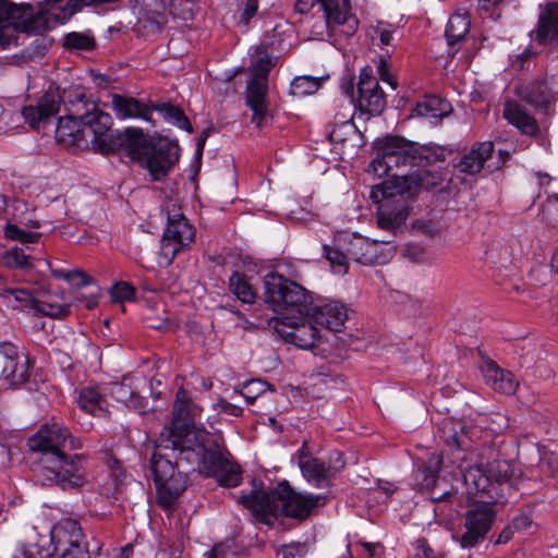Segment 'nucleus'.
<instances>
[{"instance_id":"nucleus-30","label":"nucleus","mask_w":558,"mask_h":558,"mask_svg":"<svg viewBox=\"0 0 558 558\" xmlns=\"http://www.w3.org/2000/svg\"><path fill=\"white\" fill-rule=\"evenodd\" d=\"M350 257L363 265H373L383 254V243L364 236H353L349 243Z\"/></svg>"},{"instance_id":"nucleus-11","label":"nucleus","mask_w":558,"mask_h":558,"mask_svg":"<svg viewBox=\"0 0 558 558\" xmlns=\"http://www.w3.org/2000/svg\"><path fill=\"white\" fill-rule=\"evenodd\" d=\"M84 454L51 456L46 464L39 468L38 475L48 483L60 486L62 489L82 488L88 484Z\"/></svg>"},{"instance_id":"nucleus-57","label":"nucleus","mask_w":558,"mask_h":558,"mask_svg":"<svg viewBox=\"0 0 558 558\" xmlns=\"http://www.w3.org/2000/svg\"><path fill=\"white\" fill-rule=\"evenodd\" d=\"M383 166H384V154L378 151L376 158H374L367 166L366 172L368 175H372L373 179H375V178L380 179L383 173H379L378 170Z\"/></svg>"},{"instance_id":"nucleus-40","label":"nucleus","mask_w":558,"mask_h":558,"mask_svg":"<svg viewBox=\"0 0 558 558\" xmlns=\"http://www.w3.org/2000/svg\"><path fill=\"white\" fill-rule=\"evenodd\" d=\"M229 288L239 301L246 304L255 302L256 293L244 275L234 271L229 278Z\"/></svg>"},{"instance_id":"nucleus-28","label":"nucleus","mask_w":558,"mask_h":558,"mask_svg":"<svg viewBox=\"0 0 558 558\" xmlns=\"http://www.w3.org/2000/svg\"><path fill=\"white\" fill-rule=\"evenodd\" d=\"M485 383L495 391L512 395L515 392L518 381L512 373L500 368L494 361L488 360L482 367Z\"/></svg>"},{"instance_id":"nucleus-6","label":"nucleus","mask_w":558,"mask_h":558,"mask_svg":"<svg viewBox=\"0 0 558 558\" xmlns=\"http://www.w3.org/2000/svg\"><path fill=\"white\" fill-rule=\"evenodd\" d=\"M442 183V175L438 171L422 170L407 175H393L386 180V230L398 233L404 227L409 215L407 203L398 201L392 207L391 198L396 195L412 196L421 189L430 190Z\"/></svg>"},{"instance_id":"nucleus-15","label":"nucleus","mask_w":558,"mask_h":558,"mask_svg":"<svg viewBox=\"0 0 558 558\" xmlns=\"http://www.w3.org/2000/svg\"><path fill=\"white\" fill-rule=\"evenodd\" d=\"M468 510L463 523V531L453 536L462 548H472L484 541L495 521L496 511L494 500L480 499Z\"/></svg>"},{"instance_id":"nucleus-25","label":"nucleus","mask_w":558,"mask_h":558,"mask_svg":"<svg viewBox=\"0 0 558 558\" xmlns=\"http://www.w3.org/2000/svg\"><path fill=\"white\" fill-rule=\"evenodd\" d=\"M494 159V143L483 142L473 146L468 153L463 154L454 165L457 171L470 175L480 173L482 170L488 171V163Z\"/></svg>"},{"instance_id":"nucleus-33","label":"nucleus","mask_w":558,"mask_h":558,"mask_svg":"<svg viewBox=\"0 0 558 558\" xmlns=\"http://www.w3.org/2000/svg\"><path fill=\"white\" fill-rule=\"evenodd\" d=\"M78 407L94 416L102 415L107 405V396L101 386H88L80 390L77 397Z\"/></svg>"},{"instance_id":"nucleus-18","label":"nucleus","mask_w":558,"mask_h":558,"mask_svg":"<svg viewBox=\"0 0 558 558\" xmlns=\"http://www.w3.org/2000/svg\"><path fill=\"white\" fill-rule=\"evenodd\" d=\"M319 7L324 12L325 22L320 29L315 32L319 38L330 35V32L340 25L348 24L350 31H354L357 21L352 13L350 0H319Z\"/></svg>"},{"instance_id":"nucleus-24","label":"nucleus","mask_w":558,"mask_h":558,"mask_svg":"<svg viewBox=\"0 0 558 558\" xmlns=\"http://www.w3.org/2000/svg\"><path fill=\"white\" fill-rule=\"evenodd\" d=\"M306 314L318 326L332 331H340L348 318L345 306L338 302H328L323 305L310 303Z\"/></svg>"},{"instance_id":"nucleus-36","label":"nucleus","mask_w":558,"mask_h":558,"mask_svg":"<svg viewBox=\"0 0 558 558\" xmlns=\"http://www.w3.org/2000/svg\"><path fill=\"white\" fill-rule=\"evenodd\" d=\"M451 111L450 104L438 96H427L422 101L417 102L413 109V116L441 119L448 116ZM409 116V118H411Z\"/></svg>"},{"instance_id":"nucleus-54","label":"nucleus","mask_w":558,"mask_h":558,"mask_svg":"<svg viewBox=\"0 0 558 558\" xmlns=\"http://www.w3.org/2000/svg\"><path fill=\"white\" fill-rule=\"evenodd\" d=\"M68 282L75 288H82L90 284L92 279L83 270L72 269L70 270Z\"/></svg>"},{"instance_id":"nucleus-4","label":"nucleus","mask_w":558,"mask_h":558,"mask_svg":"<svg viewBox=\"0 0 558 558\" xmlns=\"http://www.w3.org/2000/svg\"><path fill=\"white\" fill-rule=\"evenodd\" d=\"M26 541L20 543L13 558H88L80 524L62 519L53 526L48 523L26 529Z\"/></svg>"},{"instance_id":"nucleus-8","label":"nucleus","mask_w":558,"mask_h":558,"mask_svg":"<svg viewBox=\"0 0 558 558\" xmlns=\"http://www.w3.org/2000/svg\"><path fill=\"white\" fill-rule=\"evenodd\" d=\"M264 300L281 317L296 313L306 314L310 305L306 290L278 272H269L264 277Z\"/></svg>"},{"instance_id":"nucleus-41","label":"nucleus","mask_w":558,"mask_h":558,"mask_svg":"<svg viewBox=\"0 0 558 558\" xmlns=\"http://www.w3.org/2000/svg\"><path fill=\"white\" fill-rule=\"evenodd\" d=\"M156 110L161 114V117L169 123L189 132L192 133L193 129L192 125L184 114V112L170 104H161L156 107Z\"/></svg>"},{"instance_id":"nucleus-20","label":"nucleus","mask_w":558,"mask_h":558,"mask_svg":"<svg viewBox=\"0 0 558 558\" xmlns=\"http://www.w3.org/2000/svg\"><path fill=\"white\" fill-rule=\"evenodd\" d=\"M19 353L12 343H0V380L15 388L28 378V362L19 363Z\"/></svg>"},{"instance_id":"nucleus-34","label":"nucleus","mask_w":558,"mask_h":558,"mask_svg":"<svg viewBox=\"0 0 558 558\" xmlns=\"http://www.w3.org/2000/svg\"><path fill=\"white\" fill-rule=\"evenodd\" d=\"M201 412L202 409L192 401L189 392L183 388H179L175 395L172 411L173 417L170 424L182 425L189 421L193 422L201 416Z\"/></svg>"},{"instance_id":"nucleus-17","label":"nucleus","mask_w":558,"mask_h":558,"mask_svg":"<svg viewBox=\"0 0 558 558\" xmlns=\"http://www.w3.org/2000/svg\"><path fill=\"white\" fill-rule=\"evenodd\" d=\"M283 315L275 324V329L287 342L300 349H311L320 338L318 325L305 313Z\"/></svg>"},{"instance_id":"nucleus-46","label":"nucleus","mask_w":558,"mask_h":558,"mask_svg":"<svg viewBox=\"0 0 558 558\" xmlns=\"http://www.w3.org/2000/svg\"><path fill=\"white\" fill-rule=\"evenodd\" d=\"M4 235L9 240L26 244L38 242L41 234L39 232L25 231L15 223L8 222L4 227Z\"/></svg>"},{"instance_id":"nucleus-7","label":"nucleus","mask_w":558,"mask_h":558,"mask_svg":"<svg viewBox=\"0 0 558 558\" xmlns=\"http://www.w3.org/2000/svg\"><path fill=\"white\" fill-rule=\"evenodd\" d=\"M165 447L160 442L156 446L150 461V469L157 492V502L165 511L171 513L180 495L185 490L186 476L178 470L183 461L177 460L175 464L162 453Z\"/></svg>"},{"instance_id":"nucleus-26","label":"nucleus","mask_w":558,"mask_h":558,"mask_svg":"<svg viewBox=\"0 0 558 558\" xmlns=\"http://www.w3.org/2000/svg\"><path fill=\"white\" fill-rule=\"evenodd\" d=\"M535 38L543 45H558V1L546 3L539 13Z\"/></svg>"},{"instance_id":"nucleus-52","label":"nucleus","mask_w":558,"mask_h":558,"mask_svg":"<svg viewBox=\"0 0 558 558\" xmlns=\"http://www.w3.org/2000/svg\"><path fill=\"white\" fill-rule=\"evenodd\" d=\"M306 554L307 546L302 543L282 545L278 550V555L282 558H304Z\"/></svg>"},{"instance_id":"nucleus-27","label":"nucleus","mask_w":558,"mask_h":558,"mask_svg":"<svg viewBox=\"0 0 558 558\" xmlns=\"http://www.w3.org/2000/svg\"><path fill=\"white\" fill-rule=\"evenodd\" d=\"M110 108L120 120L141 119L150 121L153 116V110L146 104L119 94L111 96Z\"/></svg>"},{"instance_id":"nucleus-35","label":"nucleus","mask_w":558,"mask_h":558,"mask_svg":"<svg viewBox=\"0 0 558 558\" xmlns=\"http://www.w3.org/2000/svg\"><path fill=\"white\" fill-rule=\"evenodd\" d=\"M517 95L535 108L546 109L555 96L544 82H531L517 89Z\"/></svg>"},{"instance_id":"nucleus-61","label":"nucleus","mask_w":558,"mask_h":558,"mask_svg":"<svg viewBox=\"0 0 558 558\" xmlns=\"http://www.w3.org/2000/svg\"><path fill=\"white\" fill-rule=\"evenodd\" d=\"M498 156H499L498 161L495 162V161L490 160V163H488V172H492V171L500 168L501 165H504L507 161V159L510 157V153L504 151L500 149L498 151Z\"/></svg>"},{"instance_id":"nucleus-12","label":"nucleus","mask_w":558,"mask_h":558,"mask_svg":"<svg viewBox=\"0 0 558 558\" xmlns=\"http://www.w3.org/2000/svg\"><path fill=\"white\" fill-rule=\"evenodd\" d=\"M31 451L40 453L39 468L46 464V459L51 456H62L66 450L82 448V441L72 437L70 430L59 424L51 423L43 425L36 434L27 440Z\"/></svg>"},{"instance_id":"nucleus-9","label":"nucleus","mask_w":558,"mask_h":558,"mask_svg":"<svg viewBox=\"0 0 558 558\" xmlns=\"http://www.w3.org/2000/svg\"><path fill=\"white\" fill-rule=\"evenodd\" d=\"M340 89L348 96L350 104L362 112L371 116H380L384 112V93L373 68L366 65L360 71L357 95L354 93V74L350 71L343 73L340 80Z\"/></svg>"},{"instance_id":"nucleus-39","label":"nucleus","mask_w":558,"mask_h":558,"mask_svg":"<svg viewBox=\"0 0 558 558\" xmlns=\"http://www.w3.org/2000/svg\"><path fill=\"white\" fill-rule=\"evenodd\" d=\"M441 457L433 456L428 459L426 464L417 470L416 483L421 489L429 490L435 487L437 483V473L440 470Z\"/></svg>"},{"instance_id":"nucleus-19","label":"nucleus","mask_w":558,"mask_h":558,"mask_svg":"<svg viewBox=\"0 0 558 558\" xmlns=\"http://www.w3.org/2000/svg\"><path fill=\"white\" fill-rule=\"evenodd\" d=\"M178 160L179 146L170 142H159L153 145L141 165L148 170L153 180L159 181L168 174Z\"/></svg>"},{"instance_id":"nucleus-51","label":"nucleus","mask_w":558,"mask_h":558,"mask_svg":"<svg viewBox=\"0 0 558 558\" xmlns=\"http://www.w3.org/2000/svg\"><path fill=\"white\" fill-rule=\"evenodd\" d=\"M111 298L117 302L130 301L134 298V288L126 282H118L111 288Z\"/></svg>"},{"instance_id":"nucleus-42","label":"nucleus","mask_w":558,"mask_h":558,"mask_svg":"<svg viewBox=\"0 0 558 558\" xmlns=\"http://www.w3.org/2000/svg\"><path fill=\"white\" fill-rule=\"evenodd\" d=\"M323 254L335 274L345 275L349 271V259L351 258L349 253L345 254L338 248L324 244Z\"/></svg>"},{"instance_id":"nucleus-56","label":"nucleus","mask_w":558,"mask_h":558,"mask_svg":"<svg viewBox=\"0 0 558 558\" xmlns=\"http://www.w3.org/2000/svg\"><path fill=\"white\" fill-rule=\"evenodd\" d=\"M232 549V541L221 542L216 544L210 550L205 553L206 558H225Z\"/></svg>"},{"instance_id":"nucleus-29","label":"nucleus","mask_w":558,"mask_h":558,"mask_svg":"<svg viewBox=\"0 0 558 558\" xmlns=\"http://www.w3.org/2000/svg\"><path fill=\"white\" fill-rule=\"evenodd\" d=\"M504 117L524 135L536 136L539 133L536 119L517 101L507 100L505 102Z\"/></svg>"},{"instance_id":"nucleus-48","label":"nucleus","mask_w":558,"mask_h":558,"mask_svg":"<svg viewBox=\"0 0 558 558\" xmlns=\"http://www.w3.org/2000/svg\"><path fill=\"white\" fill-rule=\"evenodd\" d=\"M369 202L376 206V223L380 229H384V182H379L374 184L371 187L369 195H368Z\"/></svg>"},{"instance_id":"nucleus-63","label":"nucleus","mask_w":558,"mask_h":558,"mask_svg":"<svg viewBox=\"0 0 558 558\" xmlns=\"http://www.w3.org/2000/svg\"><path fill=\"white\" fill-rule=\"evenodd\" d=\"M133 555V545L126 544L123 546L114 558H131Z\"/></svg>"},{"instance_id":"nucleus-32","label":"nucleus","mask_w":558,"mask_h":558,"mask_svg":"<svg viewBox=\"0 0 558 558\" xmlns=\"http://www.w3.org/2000/svg\"><path fill=\"white\" fill-rule=\"evenodd\" d=\"M119 145L123 146L132 160H136L141 163L153 147L147 136L140 129L135 128L125 130L124 138L122 141L119 140Z\"/></svg>"},{"instance_id":"nucleus-50","label":"nucleus","mask_w":558,"mask_h":558,"mask_svg":"<svg viewBox=\"0 0 558 558\" xmlns=\"http://www.w3.org/2000/svg\"><path fill=\"white\" fill-rule=\"evenodd\" d=\"M413 558H444V556L435 551L425 538H417L412 544Z\"/></svg>"},{"instance_id":"nucleus-5","label":"nucleus","mask_w":558,"mask_h":558,"mask_svg":"<svg viewBox=\"0 0 558 558\" xmlns=\"http://www.w3.org/2000/svg\"><path fill=\"white\" fill-rule=\"evenodd\" d=\"M64 0H45L35 10L28 3H14L0 0V46L10 48L17 46L21 34H40L64 24L60 20L64 11Z\"/></svg>"},{"instance_id":"nucleus-64","label":"nucleus","mask_w":558,"mask_h":558,"mask_svg":"<svg viewBox=\"0 0 558 558\" xmlns=\"http://www.w3.org/2000/svg\"><path fill=\"white\" fill-rule=\"evenodd\" d=\"M407 100H405V97L402 95V96H395V98L391 100V107L398 111L400 110L401 108L404 107Z\"/></svg>"},{"instance_id":"nucleus-3","label":"nucleus","mask_w":558,"mask_h":558,"mask_svg":"<svg viewBox=\"0 0 558 558\" xmlns=\"http://www.w3.org/2000/svg\"><path fill=\"white\" fill-rule=\"evenodd\" d=\"M239 501L256 521L270 525L279 515L300 521L307 519L316 508L325 505L326 497L296 493L286 482L274 489H265L254 481L251 492L242 494Z\"/></svg>"},{"instance_id":"nucleus-49","label":"nucleus","mask_w":558,"mask_h":558,"mask_svg":"<svg viewBox=\"0 0 558 558\" xmlns=\"http://www.w3.org/2000/svg\"><path fill=\"white\" fill-rule=\"evenodd\" d=\"M389 300L391 304L398 307V311L411 314L416 311L417 302L413 300L409 294L401 291H390Z\"/></svg>"},{"instance_id":"nucleus-2","label":"nucleus","mask_w":558,"mask_h":558,"mask_svg":"<svg viewBox=\"0 0 558 558\" xmlns=\"http://www.w3.org/2000/svg\"><path fill=\"white\" fill-rule=\"evenodd\" d=\"M158 441L165 450L177 452V460L214 477L221 486L236 487L242 482L241 468L231 460L226 447L218 439H211L204 428L190 423L169 424L161 430Z\"/></svg>"},{"instance_id":"nucleus-62","label":"nucleus","mask_w":558,"mask_h":558,"mask_svg":"<svg viewBox=\"0 0 558 558\" xmlns=\"http://www.w3.org/2000/svg\"><path fill=\"white\" fill-rule=\"evenodd\" d=\"M386 84H388L392 90H396L398 87V81L396 76L389 71L388 64L386 63Z\"/></svg>"},{"instance_id":"nucleus-14","label":"nucleus","mask_w":558,"mask_h":558,"mask_svg":"<svg viewBox=\"0 0 558 558\" xmlns=\"http://www.w3.org/2000/svg\"><path fill=\"white\" fill-rule=\"evenodd\" d=\"M195 240V228L181 213L167 214V226L160 245V263L169 266L175 256Z\"/></svg>"},{"instance_id":"nucleus-59","label":"nucleus","mask_w":558,"mask_h":558,"mask_svg":"<svg viewBox=\"0 0 558 558\" xmlns=\"http://www.w3.org/2000/svg\"><path fill=\"white\" fill-rule=\"evenodd\" d=\"M361 546L364 549V554L367 558H375L377 555V551L381 549V544L376 542H361Z\"/></svg>"},{"instance_id":"nucleus-1","label":"nucleus","mask_w":558,"mask_h":558,"mask_svg":"<svg viewBox=\"0 0 558 558\" xmlns=\"http://www.w3.org/2000/svg\"><path fill=\"white\" fill-rule=\"evenodd\" d=\"M480 433L477 427L452 417L444 418L438 425L439 438L451 452L452 463L462 472L464 493L470 499L487 496L497 502L513 490L517 468L508 460L484 463L494 449L478 441Z\"/></svg>"},{"instance_id":"nucleus-23","label":"nucleus","mask_w":558,"mask_h":558,"mask_svg":"<svg viewBox=\"0 0 558 558\" xmlns=\"http://www.w3.org/2000/svg\"><path fill=\"white\" fill-rule=\"evenodd\" d=\"M61 96L57 88H49L39 99L36 107L23 108L22 114L33 129H38L41 123L48 121L58 113Z\"/></svg>"},{"instance_id":"nucleus-38","label":"nucleus","mask_w":558,"mask_h":558,"mask_svg":"<svg viewBox=\"0 0 558 558\" xmlns=\"http://www.w3.org/2000/svg\"><path fill=\"white\" fill-rule=\"evenodd\" d=\"M106 396H110L117 402L126 407L141 408L142 399L132 388L124 383H109L104 385Z\"/></svg>"},{"instance_id":"nucleus-47","label":"nucleus","mask_w":558,"mask_h":558,"mask_svg":"<svg viewBox=\"0 0 558 558\" xmlns=\"http://www.w3.org/2000/svg\"><path fill=\"white\" fill-rule=\"evenodd\" d=\"M119 0H64V11L61 12L60 20H70L83 7L100 5L114 3Z\"/></svg>"},{"instance_id":"nucleus-37","label":"nucleus","mask_w":558,"mask_h":558,"mask_svg":"<svg viewBox=\"0 0 558 558\" xmlns=\"http://www.w3.org/2000/svg\"><path fill=\"white\" fill-rule=\"evenodd\" d=\"M470 17L466 11H457L447 23L445 36L449 46L464 39L470 29Z\"/></svg>"},{"instance_id":"nucleus-21","label":"nucleus","mask_w":558,"mask_h":558,"mask_svg":"<svg viewBox=\"0 0 558 558\" xmlns=\"http://www.w3.org/2000/svg\"><path fill=\"white\" fill-rule=\"evenodd\" d=\"M56 140L68 148H85L89 145L88 135L82 122V114L65 116L58 120Z\"/></svg>"},{"instance_id":"nucleus-16","label":"nucleus","mask_w":558,"mask_h":558,"mask_svg":"<svg viewBox=\"0 0 558 558\" xmlns=\"http://www.w3.org/2000/svg\"><path fill=\"white\" fill-rule=\"evenodd\" d=\"M82 122L94 150L110 154L119 147V136H116L111 130V116L100 110L95 104L86 105Z\"/></svg>"},{"instance_id":"nucleus-60","label":"nucleus","mask_w":558,"mask_h":558,"mask_svg":"<svg viewBox=\"0 0 558 558\" xmlns=\"http://www.w3.org/2000/svg\"><path fill=\"white\" fill-rule=\"evenodd\" d=\"M316 2L319 3V0H296L294 8L298 13L305 14L311 11Z\"/></svg>"},{"instance_id":"nucleus-58","label":"nucleus","mask_w":558,"mask_h":558,"mask_svg":"<svg viewBox=\"0 0 558 558\" xmlns=\"http://www.w3.org/2000/svg\"><path fill=\"white\" fill-rule=\"evenodd\" d=\"M258 9L257 0H246L243 13L241 15V21L243 23H248V21L255 15Z\"/></svg>"},{"instance_id":"nucleus-13","label":"nucleus","mask_w":558,"mask_h":558,"mask_svg":"<svg viewBox=\"0 0 558 558\" xmlns=\"http://www.w3.org/2000/svg\"><path fill=\"white\" fill-rule=\"evenodd\" d=\"M272 59L264 51H258L248 70L252 78L246 86V105L253 112L252 122L258 128L263 125L267 116V78L272 68Z\"/></svg>"},{"instance_id":"nucleus-10","label":"nucleus","mask_w":558,"mask_h":558,"mask_svg":"<svg viewBox=\"0 0 558 558\" xmlns=\"http://www.w3.org/2000/svg\"><path fill=\"white\" fill-rule=\"evenodd\" d=\"M446 149L417 146L400 136H386V180L397 175L390 173L392 168L401 166L422 167L432 161L445 160Z\"/></svg>"},{"instance_id":"nucleus-44","label":"nucleus","mask_w":558,"mask_h":558,"mask_svg":"<svg viewBox=\"0 0 558 558\" xmlns=\"http://www.w3.org/2000/svg\"><path fill=\"white\" fill-rule=\"evenodd\" d=\"M94 46V37L87 33L72 32L63 38V47L68 50L84 51L93 49Z\"/></svg>"},{"instance_id":"nucleus-31","label":"nucleus","mask_w":558,"mask_h":558,"mask_svg":"<svg viewBox=\"0 0 558 558\" xmlns=\"http://www.w3.org/2000/svg\"><path fill=\"white\" fill-rule=\"evenodd\" d=\"M299 466L304 478L315 487L328 485L330 468L323 460L301 453Z\"/></svg>"},{"instance_id":"nucleus-22","label":"nucleus","mask_w":558,"mask_h":558,"mask_svg":"<svg viewBox=\"0 0 558 558\" xmlns=\"http://www.w3.org/2000/svg\"><path fill=\"white\" fill-rule=\"evenodd\" d=\"M9 302L13 298L23 307H29L36 312L52 318L64 317L69 314V306L64 304L50 303L36 299L31 292L24 289H4L2 294Z\"/></svg>"},{"instance_id":"nucleus-55","label":"nucleus","mask_w":558,"mask_h":558,"mask_svg":"<svg viewBox=\"0 0 558 558\" xmlns=\"http://www.w3.org/2000/svg\"><path fill=\"white\" fill-rule=\"evenodd\" d=\"M213 408L218 413H225L231 416H240L243 412V409L241 407L230 403L225 399H220L217 403L213 405Z\"/></svg>"},{"instance_id":"nucleus-53","label":"nucleus","mask_w":558,"mask_h":558,"mask_svg":"<svg viewBox=\"0 0 558 558\" xmlns=\"http://www.w3.org/2000/svg\"><path fill=\"white\" fill-rule=\"evenodd\" d=\"M525 518H515L512 521V525H507L498 535L495 541V545H501L508 543L513 536V529H519L522 526V523L525 521Z\"/></svg>"},{"instance_id":"nucleus-43","label":"nucleus","mask_w":558,"mask_h":558,"mask_svg":"<svg viewBox=\"0 0 558 558\" xmlns=\"http://www.w3.org/2000/svg\"><path fill=\"white\" fill-rule=\"evenodd\" d=\"M320 87L318 77L303 75L295 77L290 84V95L294 97H305L315 94Z\"/></svg>"},{"instance_id":"nucleus-45","label":"nucleus","mask_w":558,"mask_h":558,"mask_svg":"<svg viewBox=\"0 0 558 558\" xmlns=\"http://www.w3.org/2000/svg\"><path fill=\"white\" fill-rule=\"evenodd\" d=\"M1 260L3 265L9 268L27 269L32 267L29 263V256L26 255L24 251L17 246H14L11 250L4 252Z\"/></svg>"}]
</instances>
